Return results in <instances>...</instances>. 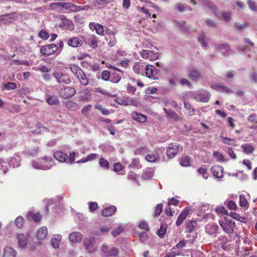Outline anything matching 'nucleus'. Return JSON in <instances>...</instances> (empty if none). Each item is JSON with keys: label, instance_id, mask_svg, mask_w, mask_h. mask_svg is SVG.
I'll list each match as a JSON object with an SVG mask.
<instances>
[{"label": "nucleus", "instance_id": "f257e3e1", "mask_svg": "<svg viewBox=\"0 0 257 257\" xmlns=\"http://www.w3.org/2000/svg\"><path fill=\"white\" fill-rule=\"evenodd\" d=\"M201 2L204 6L212 10L216 16L221 18L226 22L230 21L231 18L230 11H221L215 6H214L209 0H191V2L196 5L198 2Z\"/></svg>", "mask_w": 257, "mask_h": 257}, {"label": "nucleus", "instance_id": "f03ea898", "mask_svg": "<svg viewBox=\"0 0 257 257\" xmlns=\"http://www.w3.org/2000/svg\"><path fill=\"white\" fill-rule=\"evenodd\" d=\"M52 76L59 84L68 85L71 82L70 75L64 70L55 71L52 74Z\"/></svg>", "mask_w": 257, "mask_h": 257}, {"label": "nucleus", "instance_id": "7ed1b4c3", "mask_svg": "<svg viewBox=\"0 0 257 257\" xmlns=\"http://www.w3.org/2000/svg\"><path fill=\"white\" fill-rule=\"evenodd\" d=\"M41 53L44 55H58L60 53L58 46L55 44L43 46L40 49Z\"/></svg>", "mask_w": 257, "mask_h": 257}, {"label": "nucleus", "instance_id": "20e7f679", "mask_svg": "<svg viewBox=\"0 0 257 257\" xmlns=\"http://www.w3.org/2000/svg\"><path fill=\"white\" fill-rule=\"evenodd\" d=\"M210 93L205 90H201L192 93L191 98L197 101L206 102L210 97Z\"/></svg>", "mask_w": 257, "mask_h": 257}, {"label": "nucleus", "instance_id": "39448f33", "mask_svg": "<svg viewBox=\"0 0 257 257\" xmlns=\"http://www.w3.org/2000/svg\"><path fill=\"white\" fill-rule=\"evenodd\" d=\"M76 93V90L72 87H64L61 88L58 92L59 96L65 99L71 98Z\"/></svg>", "mask_w": 257, "mask_h": 257}, {"label": "nucleus", "instance_id": "423d86ee", "mask_svg": "<svg viewBox=\"0 0 257 257\" xmlns=\"http://www.w3.org/2000/svg\"><path fill=\"white\" fill-rule=\"evenodd\" d=\"M159 70L153 65H148L146 66V75L149 78L157 79L159 76Z\"/></svg>", "mask_w": 257, "mask_h": 257}, {"label": "nucleus", "instance_id": "0eeeda50", "mask_svg": "<svg viewBox=\"0 0 257 257\" xmlns=\"http://www.w3.org/2000/svg\"><path fill=\"white\" fill-rule=\"evenodd\" d=\"M179 146L177 143L169 144L167 148L166 154L170 159L174 158L179 151Z\"/></svg>", "mask_w": 257, "mask_h": 257}, {"label": "nucleus", "instance_id": "6e6552de", "mask_svg": "<svg viewBox=\"0 0 257 257\" xmlns=\"http://www.w3.org/2000/svg\"><path fill=\"white\" fill-rule=\"evenodd\" d=\"M101 251L106 256H116L118 254V249L115 247H109L105 244H103L101 246Z\"/></svg>", "mask_w": 257, "mask_h": 257}, {"label": "nucleus", "instance_id": "1a4fd4ad", "mask_svg": "<svg viewBox=\"0 0 257 257\" xmlns=\"http://www.w3.org/2000/svg\"><path fill=\"white\" fill-rule=\"evenodd\" d=\"M95 239L93 237H90L84 241V245L85 249L89 253H93L95 251V248L94 246Z\"/></svg>", "mask_w": 257, "mask_h": 257}, {"label": "nucleus", "instance_id": "9d476101", "mask_svg": "<svg viewBox=\"0 0 257 257\" xmlns=\"http://www.w3.org/2000/svg\"><path fill=\"white\" fill-rule=\"evenodd\" d=\"M211 172L213 175L218 179L223 177V168L219 166H214L211 168Z\"/></svg>", "mask_w": 257, "mask_h": 257}, {"label": "nucleus", "instance_id": "9b49d317", "mask_svg": "<svg viewBox=\"0 0 257 257\" xmlns=\"http://www.w3.org/2000/svg\"><path fill=\"white\" fill-rule=\"evenodd\" d=\"M141 56L150 60H154L158 57L157 54H155L153 51L148 50H143L140 52Z\"/></svg>", "mask_w": 257, "mask_h": 257}, {"label": "nucleus", "instance_id": "f8f14e48", "mask_svg": "<svg viewBox=\"0 0 257 257\" xmlns=\"http://www.w3.org/2000/svg\"><path fill=\"white\" fill-rule=\"evenodd\" d=\"M211 87L217 91L221 92L228 94L233 93V90L225 85L214 84L211 86Z\"/></svg>", "mask_w": 257, "mask_h": 257}, {"label": "nucleus", "instance_id": "ddd939ff", "mask_svg": "<svg viewBox=\"0 0 257 257\" xmlns=\"http://www.w3.org/2000/svg\"><path fill=\"white\" fill-rule=\"evenodd\" d=\"M89 27L92 31L95 30L97 34L101 36L103 35L104 29L101 25L95 22H91L89 24Z\"/></svg>", "mask_w": 257, "mask_h": 257}, {"label": "nucleus", "instance_id": "4468645a", "mask_svg": "<svg viewBox=\"0 0 257 257\" xmlns=\"http://www.w3.org/2000/svg\"><path fill=\"white\" fill-rule=\"evenodd\" d=\"M188 77L192 81H197L201 77V73L196 69H190L188 70Z\"/></svg>", "mask_w": 257, "mask_h": 257}, {"label": "nucleus", "instance_id": "2eb2a0df", "mask_svg": "<svg viewBox=\"0 0 257 257\" xmlns=\"http://www.w3.org/2000/svg\"><path fill=\"white\" fill-rule=\"evenodd\" d=\"M27 218L29 220L38 223L42 219V215L39 212L30 211L27 214Z\"/></svg>", "mask_w": 257, "mask_h": 257}, {"label": "nucleus", "instance_id": "dca6fc26", "mask_svg": "<svg viewBox=\"0 0 257 257\" xmlns=\"http://www.w3.org/2000/svg\"><path fill=\"white\" fill-rule=\"evenodd\" d=\"M84 41L86 43L93 48H95L97 46V38L94 35L87 36Z\"/></svg>", "mask_w": 257, "mask_h": 257}, {"label": "nucleus", "instance_id": "f3484780", "mask_svg": "<svg viewBox=\"0 0 257 257\" xmlns=\"http://www.w3.org/2000/svg\"><path fill=\"white\" fill-rule=\"evenodd\" d=\"M48 234L47 228L45 226H42L39 228L36 232V236L38 239L43 240L47 236Z\"/></svg>", "mask_w": 257, "mask_h": 257}, {"label": "nucleus", "instance_id": "a211bd4d", "mask_svg": "<svg viewBox=\"0 0 257 257\" xmlns=\"http://www.w3.org/2000/svg\"><path fill=\"white\" fill-rule=\"evenodd\" d=\"M41 163H42L41 158H39V159H37L36 160H35L33 162L32 166L34 168L37 169H42V170H49V169H51V165H48V166H47L46 165H42Z\"/></svg>", "mask_w": 257, "mask_h": 257}, {"label": "nucleus", "instance_id": "6ab92c4d", "mask_svg": "<svg viewBox=\"0 0 257 257\" xmlns=\"http://www.w3.org/2000/svg\"><path fill=\"white\" fill-rule=\"evenodd\" d=\"M133 119L139 122L144 123L147 121V116L141 113L133 112L131 114Z\"/></svg>", "mask_w": 257, "mask_h": 257}, {"label": "nucleus", "instance_id": "aec40b11", "mask_svg": "<svg viewBox=\"0 0 257 257\" xmlns=\"http://www.w3.org/2000/svg\"><path fill=\"white\" fill-rule=\"evenodd\" d=\"M163 110L165 111V113L167 114L168 117L169 118L172 119L174 120H181V117L179 116L174 111L172 110V109L164 108Z\"/></svg>", "mask_w": 257, "mask_h": 257}, {"label": "nucleus", "instance_id": "412c9836", "mask_svg": "<svg viewBox=\"0 0 257 257\" xmlns=\"http://www.w3.org/2000/svg\"><path fill=\"white\" fill-rule=\"evenodd\" d=\"M54 158L61 163L66 162L68 155L61 151H57L54 154Z\"/></svg>", "mask_w": 257, "mask_h": 257}, {"label": "nucleus", "instance_id": "4be33fe9", "mask_svg": "<svg viewBox=\"0 0 257 257\" xmlns=\"http://www.w3.org/2000/svg\"><path fill=\"white\" fill-rule=\"evenodd\" d=\"M69 239L73 243L80 242L82 239V235L78 232H73L69 235Z\"/></svg>", "mask_w": 257, "mask_h": 257}, {"label": "nucleus", "instance_id": "5701e85b", "mask_svg": "<svg viewBox=\"0 0 257 257\" xmlns=\"http://www.w3.org/2000/svg\"><path fill=\"white\" fill-rule=\"evenodd\" d=\"M67 44L69 46L72 47H80L82 44V41L77 37H73L70 38L67 42Z\"/></svg>", "mask_w": 257, "mask_h": 257}, {"label": "nucleus", "instance_id": "b1692460", "mask_svg": "<svg viewBox=\"0 0 257 257\" xmlns=\"http://www.w3.org/2000/svg\"><path fill=\"white\" fill-rule=\"evenodd\" d=\"M116 210V208L115 206H111L103 209L101 211V214L103 216L108 217L113 214Z\"/></svg>", "mask_w": 257, "mask_h": 257}, {"label": "nucleus", "instance_id": "393cba45", "mask_svg": "<svg viewBox=\"0 0 257 257\" xmlns=\"http://www.w3.org/2000/svg\"><path fill=\"white\" fill-rule=\"evenodd\" d=\"M61 239L62 236L60 234H55L53 236L51 240V243L54 248H59Z\"/></svg>", "mask_w": 257, "mask_h": 257}, {"label": "nucleus", "instance_id": "a878e982", "mask_svg": "<svg viewBox=\"0 0 257 257\" xmlns=\"http://www.w3.org/2000/svg\"><path fill=\"white\" fill-rule=\"evenodd\" d=\"M190 211V209L186 208L179 215L176 221V225H181L183 220L186 218Z\"/></svg>", "mask_w": 257, "mask_h": 257}, {"label": "nucleus", "instance_id": "bb28decb", "mask_svg": "<svg viewBox=\"0 0 257 257\" xmlns=\"http://www.w3.org/2000/svg\"><path fill=\"white\" fill-rule=\"evenodd\" d=\"M46 100L47 102L50 105L58 104L60 102L58 97L55 95H47Z\"/></svg>", "mask_w": 257, "mask_h": 257}, {"label": "nucleus", "instance_id": "cd10ccee", "mask_svg": "<svg viewBox=\"0 0 257 257\" xmlns=\"http://www.w3.org/2000/svg\"><path fill=\"white\" fill-rule=\"evenodd\" d=\"M17 240L19 245L21 247H24L27 244V238L23 233H19L17 235Z\"/></svg>", "mask_w": 257, "mask_h": 257}, {"label": "nucleus", "instance_id": "c85d7f7f", "mask_svg": "<svg viewBox=\"0 0 257 257\" xmlns=\"http://www.w3.org/2000/svg\"><path fill=\"white\" fill-rule=\"evenodd\" d=\"M62 21L63 25L66 29L69 31H72L74 29V26L71 20L68 19L66 17H64L62 19Z\"/></svg>", "mask_w": 257, "mask_h": 257}, {"label": "nucleus", "instance_id": "c756f323", "mask_svg": "<svg viewBox=\"0 0 257 257\" xmlns=\"http://www.w3.org/2000/svg\"><path fill=\"white\" fill-rule=\"evenodd\" d=\"M15 251L11 247H6L4 250L3 257H15Z\"/></svg>", "mask_w": 257, "mask_h": 257}, {"label": "nucleus", "instance_id": "7c9ffc66", "mask_svg": "<svg viewBox=\"0 0 257 257\" xmlns=\"http://www.w3.org/2000/svg\"><path fill=\"white\" fill-rule=\"evenodd\" d=\"M146 159L148 162L154 163L158 162L160 159L159 155L157 153L148 154L146 156Z\"/></svg>", "mask_w": 257, "mask_h": 257}, {"label": "nucleus", "instance_id": "2f4dec72", "mask_svg": "<svg viewBox=\"0 0 257 257\" xmlns=\"http://www.w3.org/2000/svg\"><path fill=\"white\" fill-rule=\"evenodd\" d=\"M77 77L79 79L81 84L84 86H86L88 84V79L87 78L84 72L82 71L79 72V74L77 76Z\"/></svg>", "mask_w": 257, "mask_h": 257}, {"label": "nucleus", "instance_id": "473e14b6", "mask_svg": "<svg viewBox=\"0 0 257 257\" xmlns=\"http://www.w3.org/2000/svg\"><path fill=\"white\" fill-rule=\"evenodd\" d=\"M241 148L243 150L244 153L247 154L252 153L254 150V148L249 143L242 145L241 146Z\"/></svg>", "mask_w": 257, "mask_h": 257}, {"label": "nucleus", "instance_id": "72a5a7b5", "mask_svg": "<svg viewBox=\"0 0 257 257\" xmlns=\"http://www.w3.org/2000/svg\"><path fill=\"white\" fill-rule=\"evenodd\" d=\"M42 165H51V168L55 166L54 162L53 161L51 157H45L44 158H41Z\"/></svg>", "mask_w": 257, "mask_h": 257}, {"label": "nucleus", "instance_id": "f704fd0d", "mask_svg": "<svg viewBox=\"0 0 257 257\" xmlns=\"http://www.w3.org/2000/svg\"><path fill=\"white\" fill-rule=\"evenodd\" d=\"M66 107L69 109L74 111L79 108V106L72 101H68L65 103Z\"/></svg>", "mask_w": 257, "mask_h": 257}, {"label": "nucleus", "instance_id": "c9c22d12", "mask_svg": "<svg viewBox=\"0 0 257 257\" xmlns=\"http://www.w3.org/2000/svg\"><path fill=\"white\" fill-rule=\"evenodd\" d=\"M106 40L108 42V45L109 47L113 46L116 43V39L114 34L108 35L106 37Z\"/></svg>", "mask_w": 257, "mask_h": 257}, {"label": "nucleus", "instance_id": "e433bc0d", "mask_svg": "<svg viewBox=\"0 0 257 257\" xmlns=\"http://www.w3.org/2000/svg\"><path fill=\"white\" fill-rule=\"evenodd\" d=\"M185 108L188 110V113L190 116H193L195 114V110L193 106L188 102L184 101Z\"/></svg>", "mask_w": 257, "mask_h": 257}, {"label": "nucleus", "instance_id": "4c0bfd02", "mask_svg": "<svg viewBox=\"0 0 257 257\" xmlns=\"http://www.w3.org/2000/svg\"><path fill=\"white\" fill-rule=\"evenodd\" d=\"M216 47L223 54L227 53L229 50V46L227 44H217Z\"/></svg>", "mask_w": 257, "mask_h": 257}, {"label": "nucleus", "instance_id": "58836bf2", "mask_svg": "<svg viewBox=\"0 0 257 257\" xmlns=\"http://www.w3.org/2000/svg\"><path fill=\"white\" fill-rule=\"evenodd\" d=\"M163 207L162 203L157 204L154 208L153 216L154 217L160 216L163 211Z\"/></svg>", "mask_w": 257, "mask_h": 257}, {"label": "nucleus", "instance_id": "ea45409f", "mask_svg": "<svg viewBox=\"0 0 257 257\" xmlns=\"http://www.w3.org/2000/svg\"><path fill=\"white\" fill-rule=\"evenodd\" d=\"M221 138L222 139L221 142L223 143L227 144L228 145H231V146H235L236 145L235 143V141L233 139H231V138H227V137H224L223 136H221Z\"/></svg>", "mask_w": 257, "mask_h": 257}, {"label": "nucleus", "instance_id": "a19ab883", "mask_svg": "<svg viewBox=\"0 0 257 257\" xmlns=\"http://www.w3.org/2000/svg\"><path fill=\"white\" fill-rule=\"evenodd\" d=\"M180 165L183 167H188L190 166V158L189 156H182L180 162Z\"/></svg>", "mask_w": 257, "mask_h": 257}, {"label": "nucleus", "instance_id": "79ce46f5", "mask_svg": "<svg viewBox=\"0 0 257 257\" xmlns=\"http://www.w3.org/2000/svg\"><path fill=\"white\" fill-rule=\"evenodd\" d=\"M110 81L112 83H117L121 79V76L119 74L114 73L110 75Z\"/></svg>", "mask_w": 257, "mask_h": 257}, {"label": "nucleus", "instance_id": "37998d69", "mask_svg": "<svg viewBox=\"0 0 257 257\" xmlns=\"http://www.w3.org/2000/svg\"><path fill=\"white\" fill-rule=\"evenodd\" d=\"M213 156L218 162H225L226 160L223 155L219 152H214Z\"/></svg>", "mask_w": 257, "mask_h": 257}, {"label": "nucleus", "instance_id": "c03bdc74", "mask_svg": "<svg viewBox=\"0 0 257 257\" xmlns=\"http://www.w3.org/2000/svg\"><path fill=\"white\" fill-rule=\"evenodd\" d=\"M198 39L202 47H206L207 46V43L206 42V37L204 33L200 34Z\"/></svg>", "mask_w": 257, "mask_h": 257}, {"label": "nucleus", "instance_id": "a18cd8bd", "mask_svg": "<svg viewBox=\"0 0 257 257\" xmlns=\"http://www.w3.org/2000/svg\"><path fill=\"white\" fill-rule=\"evenodd\" d=\"M166 230L167 226H160V228L157 231L156 233L159 237L163 238L166 233Z\"/></svg>", "mask_w": 257, "mask_h": 257}, {"label": "nucleus", "instance_id": "49530a36", "mask_svg": "<svg viewBox=\"0 0 257 257\" xmlns=\"http://www.w3.org/2000/svg\"><path fill=\"white\" fill-rule=\"evenodd\" d=\"M239 205L242 207H248V203L244 195H240L239 196Z\"/></svg>", "mask_w": 257, "mask_h": 257}, {"label": "nucleus", "instance_id": "de8ad7c7", "mask_svg": "<svg viewBox=\"0 0 257 257\" xmlns=\"http://www.w3.org/2000/svg\"><path fill=\"white\" fill-rule=\"evenodd\" d=\"M99 163L101 168L104 169H108L109 168V164L108 162L103 158L100 159Z\"/></svg>", "mask_w": 257, "mask_h": 257}, {"label": "nucleus", "instance_id": "09e8293b", "mask_svg": "<svg viewBox=\"0 0 257 257\" xmlns=\"http://www.w3.org/2000/svg\"><path fill=\"white\" fill-rule=\"evenodd\" d=\"M76 156V152H72L70 153L69 157L68 156L67 160L66 163L68 164H73L75 161V157Z\"/></svg>", "mask_w": 257, "mask_h": 257}, {"label": "nucleus", "instance_id": "8fccbe9b", "mask_svg": "<svg viewBox=\"0 0 257 257\" xmlns=\"http://www.w3.org/2000/svg\"><path fill=\"white\" fill-rule=\"evenodd\" d=\"M225 204L227 206L228 209L235 210L237 208V205L235 202L232 200L226 201Z\"/></svg>", "mask_w": 257, "mask_h": 257}, {"label": "nucleus", "instance_id": "3c124183", "mask_svg": "<svg viewBox=\"0 0 257 257\" xmlns=\"http://www.w3.org/2000/svg\"><path fill=\"white\" fill-rule=\"evenodd\" d=\"M197 171L199 174L202 175L205 179L208 178V173L206 168L203 167L199 168L197 170Z\"/></svg>", "mask_w": 257, "mask_h": 257}, {"label": "nucleus", "instance_id": "603ef678", "mask_svg": "<svg viewBox=\"0 0 257 257\" xmlns=\"http://www.w3.org/2000/svg\"><path fill=\"white\" fill-rule=\"evenodd\" d=\"M217 229L218 226H206V231L210 234L215 233Z\"/></svg>", "mask_w": 257, "mask_h": 257}, {"label": "nucleus", "instance_id": "864d4df0", "mask_svg": "<svg viewBox=\"0 0 257 257\" xmlns=\"http://www.w3.org/2000/svg\"><path fill=\"white\" fill-rule=\"evenodd\" d=\"M70 69L76 76L79 74V72L80 73V72L82 71L78 66L75 65H71L70 67Z\"/></svg>", "mask_w": 257, "mask_h": 257}, {"label": "nucleus", "instance_id": "5fc2aeb1", "mask_svg": "<svg viewBox=\"0 0 257 257\" xmlns=\"http://www.w3.org/2000/svg\"><path fill=\"white\" fill-rule=\"evenodd\" d=\"M130 168H141V165L140 164L138 159H134L133 160L132 163L128 166Z\"/></svg>", "mask_w": 257, "mask_h": 257}, {"label": "nucleus", "instance_id": "6e6d98bb", "mask_svg": "<svg viewBox=\"0 0 257 257\" xmlns=\"http://www.w3.org/2000/svg\"><path fill=\"white\" fill-rule=\"evenodd\" d=\"M82 10H84V6H79L73 4H71L70 6L69 11L72 12H77Z\"/></svg>", "mask_w": 257, "mask_h": 257}, {"label": "nucleus", "instance_id": "4d7b16f0", "mask_svg": "<svg viewBox=\"0 0 257 257\" xmlns=\"http://www.w3.org/2000/svg\"><path fill=\"white\" fill-rule=\"evenodd\" d=\"M122 230L123 229L121 228V226H118L115 229L111 231V233L114 237H115L120 234Z\"/></svg>", "mask_w": 257, "mask_h": 257}, {"label": "nucleus", "instance_id": "13d9d810", "mask_svg": "<svg viewBox=\"0 0 257 257\" xmlns=\"http://www.w3.org/2000/svg\"><path fill=\"white\" fill-rule=\"evenodd\" d=\"M8 165V162H5L3 159L0 160V167L3 170L4 174H6L8 171V168L7 167Z\"/></svg>", "mask_w": 257, "mask_h": 257}, {"label": "nucleus", "instance_id": "bf43d9fd", "mask_svg": "<svg viewBox=\"0 0 257 257\" xmlns=\"http://www.w3.org/2000/svg\"><path fill=\"white\" fill-rule=\"evenodd\" d=\"M39 37L43 39L47 40L49 38V35L45 30H42L39 33Z\"/></svg>", "mask_w": 257, "mask_h": 257}, {"label": "nucleus", "instance_id": "052dcab7", "mask_svg": "<svg viewBox=\"0 0 257 257\" xmlns=\"http://www.w3.org/2000/svg\"><path fill=\"white\" fill-rule=\"evenodd\" d=\"M138 235L142 242H145L148 238L147 233L144 231L139 232Z\"/></svg>", "mask_w": 257, "mask_h": 257}, {"label": "nucleus", "instance_id": "680f3d73", "mask_svg": "<svg viewBox=\"0 0 257 257\" xmlns=\"http://www.w3.org/2000/svg\"><path fill=\"white\" fill-rule=\"evenodd\" d=\"M16 64L17 65H28V62L25 60H19L17 59H15L12 60L11 62V65Z\"/></svg>", "mask_w": 257, "mask_h": 257}, {"label": "nucleus", "instance_id": "e2e57ef3", "mask_svg": "<svg viewBox=\"0 0 257 257\" xmlns=\"http://www.w3.org/2000/svg\"><path fill=\"white\" fill-rule=\"evenodd\" d=\"M102 79L104 81H108L110 78V72L107 70H104L102 73Z\"/></svg>", "mask_w": 257, "mask_h": 257}, {"label": "nucleus", "instance_id": "0e129e2a", "mask_svg": "<svg viewBox=\"0 0 257 257\" xmlns=\"http://www.w3.org/2000/svg\"><path fill=\"white\" fill-rule=\"evenodd\" d=\"M95 108L100 110L101 111V112L102 113V114L103 115H107L109 114V111H108V109L103 108L101 106H100L99 105H96Z\"/></svg>", "mask_w": 257, "mask_h": 257}, {"label": "nucleus", "instance_id": "69168bd1", "mask_svg": "<svg viewBox=\"0 0 257 257\" xmlns=\"http://www.w3.org/2000/svg\"><path fill=\"white\" fill-rule=\"evenodd\" d=\"M248 23H244L242 24H240L238 23L234 24L235 27L239 30H243V29H245L246 28H247L248 27Z\"/></svg>", "mask_w": 257, "mask_h": 257}, {"label": "nucleus", "instance_id": "338daca9", "mask_svg": "<svg viewBox=\"0 0 257 257\" xmlns=\"http://www.w3.org/2000/svg\"><path fill=\"white\" fill-rule=\"evenodd\" d=\"M247 4L250 9L254 11H257V4L254 2L249 0Z\"/></svg>", "mask_w": 257, "mask_h": 257}, {"label": "nucleus", "instance_id": "774afa93", "mask_svg": "<svg viewBox=\"0 0 257 257\" xmlns=\"http://www.w3.org/2000/svg\"><path fill=\"white\" fill-rule=\"evenodd\" d=\"M4 87L7 90H13L16 88V84L13 82H8L5 84Z\"/></svg>", "mask_w": 257, "mask_h": 257}]
</instances>
